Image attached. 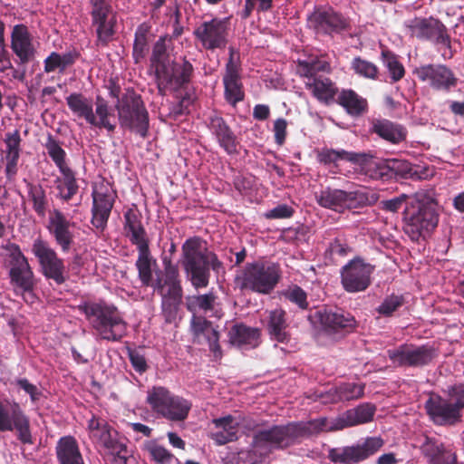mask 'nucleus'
<instances>
[{
	"label": "nucleus",
	"instance_id": "f257e3e1",
	"mask_svg": "<svg viewBox=\"0 0 464 464\" xmlns=\"http://www.w3.org/2000/svg\"><path fill=\"white\" fill-rule=\"evenodd\" d=\"M326 423L325 418H320L309 421H291L257 430L253 435L251 449L241 451L240 459L246 464L261 463L273 450H286L299 444L304 438L323 431Z\"/></svg>",
	"mask_w": 464,
	"mask_h": 464
},
{
	"label": "nucleus",
	"instance_id": "f03ea898",
	"mask_svg": "<svg viewBox=\"0 0 464 464\" xmlns=\"http://www.w3.org/2000/svg\"><path fill=\"white\" fill-rule=\"evenodd\" d=\"M181 251V266L186 278L196 289L208 285L210 270L218 273L223 269V263L216 253L208 250L207 241L200 237L187 238Z\"/></svg>",
	"mask_w": 464,
	"mask_h": 464
},
{
	"label": "nucleus",
	"instance_id": "7ed1b4c3",
	"mask_svg": "<svg viewBox=\"0 0 464 464\" xmlns=\"http://www.w3.org/2000/svg\"><path fill=\"white\" fill-rule=\"evenodd\" d=\"M101 339L120 342L127 335L128 324L118 308L105 303L84 302L78 305Z\"/></svg>",
	"mask_w": 464,
	"mask_h": 464
},
{
	"label": "nucleus",
	"instance_id": "20e7f679",
	"mask_svg": "<svg viewBox=\"0 0 464 464\" xmlns=\"http://www.w3.org/2000/svg\"><path fill=\"white\" fill-rule=\"evenodd\" d=\"M282 276L278 263L266 259L246 263L235 277L237 286L260 295L271 294Z\"/></svg>",
	"mask_w": 464,
	"mask_h": 464
},
{
	"label": "nucleus",
	"instance_id": "39448f33",
	"mask_svg": "<svg viewBox=\"0 0 464 464\" xmlns=\"http://www.w3.org/2000/svg\"><path fill=\"white\" fill-rule=\"evenodd\" d=\"M119 126L142 139L149 136L150 114L140 94L133 88H127L115 102Z\"/></svg>",
	"mask_w": 464,
	"mask_h": 464
},
{
	"label": "nucleus",
	"instance_id": "423d86ee",
	"mask_svg": "<svg viewBox=\"0 0 464 464\" xmlns=\"http://www.w3.org/2000/svg\"><path fill=\"white\" fill-rule=\"evenodd\" d=\"M403 230L412 241L432 232L439 223V213L433 201L411 199L403 210Z\"/></svg>",
	"mask_w": 464,
	"mask_h": 464
},
{
	"label": "nucleus",
	"instance_id": "0eeeda50",
	"mask_svg": "<svg viewBox=\"0 0 464 464\" xmlns=\"http://www.w3.org/2000/svg\"><path fill=\"white\" fill-rule=\"evenodd\" d=\"M88 427L92 438L105 450L107 464H134L124 440L118 438V432L105 420L93 416Z\"/></svg>",
	"mask_w": 464,
	"mask_h": 464
},
{
	"label": "nucleus",
	"instance_id": "6e6552de",
	"mask_svg": "<svg viewBox=\"0 0 464 464\" xmlns=\"http://www.w3.org/2000/svg\"><path fill=\"white\" fill-rule=\"evenodd\" d=\"M383 445L381 437H367L349 446L330 449L327 458L334 464H359L375 455Z\"/></svg>",
	"mask_w": 464,
	"mask_h": 464
},
{
	"label": "nucleus",
	"instance_id": "1a4fd4ad",
	"mask_svg": "<svg viewBox=\"0 0 464 464\" xmlns=\"http://www.w3.org/2000/svg\"><path fill=\"white\" fill-rule=\"evenodd\" d=\"M194 66L185 57L172 60L159 75L155 77L158 93L165 96L169 90L179 91L188 88L194 77Z\"/></svg>",
	"mask_w": 464,
	"mask_h": 464
},
{
	"label": "nucleus",
	"instance_id": "9d476101",
	"mask_svg": "<svg viewBox=\"0 0 464 464\" xmlns=\"http://www.w3.org/2000/svg\"><path fill=\"white\" fill-rule=\"evenodd\" d=\"M92 27L95 31L97 47H106L116 34L117 18L107 0H90Z\"/></svg>",
	"mask_w": 464,
	"mask_h": 464
},
{
	"label": "nucleus",
	"instance_id": "9b49d317",
	"mask_svg": "<svg viewBox=\"0 0 464 464\" xmlns=\"http://www.w3.org/2000/svg\"><path fill=\"white\" fill-rule=\"evenodd\" d=\"M32 253L39 263L40 272L47 280H53L58 285L66 282L67 276L63 259L59 257L49 242L40 237L35 238L32 245Z\"/></svg>",
	"mask_w": 464,
	"mask_h": 464
},
{
	"label": "nucleus",
	"instance_id": "f8f14e48",
	"mask_svg": "<svg viewBox=\"0 0 464 464\" xmlns=\"http://www.w3.org/2000/svg\"><path fill=\"white\" fill-rule=\"evenodd\" d=\"M16 431L17 439L24 444H33L30 420L14 400L0 399V432Z\"/></svg>",
	"mask_w": 464,
	"mask_h": 464
},
{
	"label": "nucleus",
	"instance_id": "ddd939ff",
	"mask_svg": "<svg viewBox=\"0 0 464 464\" xmlns=\"http://www.w3.org/2000/svg\"><path fill=\"white\" fill-rule=\"evenodd\" d=\"M388 357L397 366L421 368L429 365L437 356V350L430 344H401L388 350Z\"/></svg>",
	"mask_w": 464,
	"mask_h": 464
},
{
	"label": "nucleus",
	"instance_id": "4468645a",
	"mask_svg": "<svg viewBox=\"0 0 464 464\" xmlns=\"http://www.w3.org/2000/svg\"><path fill=\"white\" fill-rule=\"evenodd\" d=\"M373 271L374 266L361 257H354L341 268V285L349 294L363 292L372 284Z\"/></svg>",
	"mask_w": 464,
	"mask_h": 464
},
{
	"label": "nucleus",
	"instance_id": "2eb2a0df",
	"mask_svg": "<svg viewBox=\"0 0 464 464\" xmlns=\"http://www.w3.org/2000/svg\"><path fill=\"white\" fill-rule=\"evenodd\" d=\"M229 21L227 18H212L201 23L194 35L206 50L225 49L228 43Z\"/></svg>",
	"mask_w": 464,
	"mask_h": 464
},
{
	"label": "nucleus",
	"instance_id": "dca6fc26",
	"mask_svg": "<svg viewBox=\"0 0 464 464\" xmlns=\"http://www.w3.org/2000/svg\"><path fill=\"white\" fill-rule=\"evenodd\" d=\"M405 26L410 34L420 40L430 41L435 44L450 45V37L446 26L437 18L415 17L407 20Z\"/></svg>",
	"mask_w": 464,
	"mask_h": 464
},
{
	"label": "nucleus",
	"instance_id": "f3484780",
	"mask_svg": "<svg viewBox=\"0 0 464 464\" xmlns=\"http://www.w3.org/2000/svg\"><path fill=\"white\" fill-rule=\"evenodd\" d=\"M413 74L423 82H428L435 91L450 92L459 82L453 71L445 64L430 63L414 69Z\"/></svg>",
	"mask_w": 464,
	"mask_h": 464
},
{
	"label": "nucleus",
	"instance_id": "a211bd4d",
	"mask_svg": "<svg viewBox=\"0 0 464 464\" xmlns=\"http://www.w3.org/2000/svg\"><path fill=\"white\" fill-rule=\"evenodd\" d=\"M46 227L61 251L68 253L75 243L77 224L61 210L53 209L50 212Z\"/></svg>",
	"mask_w": 464,
	"mask_h": 464
},
{
	"label": "nucleus",
	"instance_id": "6ab92c4d",
	"mask_svg": "<svg viewBox=\"0 0 464 464\" xmlns=\"http://www.w3.org/2000/svg\"><path fill=\"white\" fill-rule=\"evenodd\" d=\"M426 412L430 420L438 426H452L461 420L462 413L449 397L431 395L425 402Z\"/></svg>",
	"mask_w": 464,
	"mask_h": 464
},
{
	"label": "nucleus",
	"instance_id": "aec40b11",
	"mask_svg": "<svg viewBox=\"0 0 464 464\" xmlns=\"http://www.w3.org/2000/svg\"><path fill=\"white\" fill-rule=\"evenodd\" d=\"M309 317L314 323L319 324L328 334L350 333L357 325L355 318L351 314L341 310L323 308L315 311Z\"/></svg>",
	"mask_w": 464,
	"mask_h": 464
},
{
	"label": "nucleus",
	"instance_id": "412c9836",
	"mask_svg": "<svg viewBox=\"0 0 464 464\" xmlns=\"http://www.w3.org/2000/svg\"><path fill=\"white\" fill-rule=\"evenodd\" d=\"M308 24L317 34H339L349 28V22L332 8L316 9L308 17Z\"/></svg>",
	"mask_w": 464,
	"mask_h": 464
},
{
	"label": "nucleus",
	"instance_id": "4be33fe9",
	"mask_svg": "<svg viewBox=\"0 0 464 464\" xmlns=\"http://www.w3.org/2000/svg\"><path fill=\"white\" fill-rule=\"evenodd\" d=\"M191 329L198 343L205 342L215 358L220 359L222 357V350L219 344L220 334L212 322L207 320L204 316L194 315L191 319Z\"/></svg>",
	"mask_w": 464,
	"mask_h": 464
},
{
	"label": "nucleus",
	"instance_id": "5701e85b",
	"mask_svg": "<svg viewBox=\"0 0 464 464\" xmlns=\"http://www.w3.org/2000/svg\"><path fill=\"white\" fill-rule=\"evenodd\" d=\"M13 53L19 59L20 64L28 63L35 54V49L33 44V36L24 24L14 25L11 33V45Z\"/></svg>",
	"mask_w": 464,
	"mask_h": 464
},
{
	"label": "nucleus",
	"instance_id": "b1692460",
	"mask_svg": "<svg viewBox=\"0 0 464 464\" xmlns=\"http://www.w3.org/2000/svg\"><path fill=\"white\" fill-rule=\"evenodd\" d=\"M208 129L215 136L218 145L229 155L237 152V138L225 119L218 114L208 119Z\"/></svg>",
	"mask_w": 464,
	"mask_h": 464
},
{
	"label": "nucleus",
	"instance_id": "393cba45",
	"mask_svg": "<svg viewBox=\"0 0 464 464\" xmlns=\"http://www.w3.org/2000/svg\"><path fill=\"white\" fill-rule=\"evenodd\" d=\"M265 327L272 341L281 343H286L290 341L291 334L288 332L287 314L282 308H276L267 312Z\"/></svg>",
	"mask_w": 464,
	"mask_h": 464
},
{
	"label": "nucleus",
	"instance_id": "a878e982",
	"mask_svg": "<svg viewBox=\"0 0 464 464\" xmlns=\"http://www.w3.org/2000/svg\"><path fill=\"white\" fill-rule=\"evenodd\" d=\"M142 216L137 208H129L124 213L123 229L125 236L136 246L150 244L147 232L142 224Z\"/></svg>",
	"mask_w": 464,
	"mask_h": 464
},
{
	"label": "nucleus",
	"instance_id": "bb28decb",
	"mask_svg": "<svg viewBox=\"0 0 464 464\" xmlns=\"http://www.w3.org/2000/svg\"><path fill=\"white\" fill-rule=\"evenodd\" d=\"M228 338L230 343L238 348H256L260 343V330L244 324H237L230 328Z\"/></svg>",
	"mask_w": 464,
	"mask_h": 464
},
{
	"label": "nucleus",
	"instance_id": "cd10ccee",
	"mask_svg": "<svg viewBox=\"0 0 464 464\" xmlns=\"http://www.w3.org/2000/svg\"><path fill=\"white\" fill-rule=\"evenodd\" d=\"M171 45L172 36L169 34L160 36L154 43L150 57V67L154 72L155 77L169 65L172 61L169 54Z\"/></svg>",
	"mask_w": 464,
	"mask_h": 464
},
{
	"label": "nucleus",
	"instance_id": "c85d7f7f",
	"mask_svg": "<svg viewBox=\"0 0 464 464\" xmlns=\"http://www.w3.org/2000/svg\"><path fill=\"white\" fill-rule=\"evenodd\" d=\"M421 451L430 464H457V454L435 439L426 437Z\"/></svg>",
	"mask_w": 464,
	"mask_h": 464
},
{
	"label": "nucleus",
	"instance_id": "c756f323",
	"mask_svg": "<svg viewBox=\"0 0 464 464\" xmlns=\"http://www.w3.org/2000/svg\"><path fill=\"white\" fill-rule=\"evenodd\" d=\"M376 406L371 402H364L357 407L346 411L338 420V429L357 426L370 422L373 420Z\"/></svg>",
	"mask_w": 464,
	"mask_h": 464
},
{
	"label": "nucleus",
	"instance_id": "7c9ffc66",
	"mask_svg": "<svg viewBox=\"0 0 464 464\" xmlns=\"http://www.w3.org/2000/svg\"><path fill=\"white\" fill-rule=\"evenodd\" d=\"M55 453L58 464H85L79 444L72 436L60 438Z\"/></svg>",
	"mask_w": 464,
	"mask_h": 464
},
{
	"label": "nucleus",
	"instance_id": "2f4dec72",
	"mask_svg": "<svg viewBox=\"0 0 464 464\" xmlns=\"http://www.w3.org/2000/svg\"><path fill=\"white\" fill-rule=\"evenodd\" d=\"M136 247L138 258L135 266L138 270V277L142 286L149 287L153 285V268L157 266V261L150 254V244Z\"/></svg>",
	"mask_w": 464,
	"mask_h": 464
},
{
	"label": "nucleus",
	"instance_id": "473e14b6",
	"mask_svg": "<svg viewBox=\"0 0 464 464\" xmlns=\"http://www.w3.org/2000/svg\"><path fill=\"white\" fill-rule=\"evenodd\" d=\"M335 102L352 117H360L368 111L367 100L352 89H343Z\"/></svg>",
	"mask_w": 464,
	"mask_h": 464
},
{
	"label": "nucleus",
	"instance_id": "72a5a7b5",
	"mask_svg": "<svg viewBox=\"0 0 464 464\" xmlns=\"http://www.w3.org/2000/svg\"><path fill=\"white\" fill-rule=\"evenodd\" d=\"M21 135L19 130L7 131L5 134L4 143L5 145V173L7 176L14 175L17 171V164L21 151Z\"/></svg>",
	"mask_w": 464,
	"mask_h": 464
},
{
	"label": "nucleus",
	"instance_id": "f704fd0d",
	"mask_svg": "<svg viewBox=\"0 0 464 464\" xmlns=\"http://www.w3.org/2000/svg\"><path fill=\"white\" fill-rule=\"evenodd\" d=\"M212 422L218 430L211 432L209 437L217 445H225L237 440L238 424L231 415L214 419Z\"/></svg>",
	"mask_w": 464,
	"mask_h": 464
},
{
	"label": "nucleus",
	"instance_id": "c9c22d12",
	"mask_svg": "<svg viewBox=\"0 0 464 464\" xmlns=\"http://www.w3.org/2000/svg\"><path fill=\"white\" fill-rule=\"evenodd\" d=\"M362 158L353 164H358L364 170L365 174L372 179L390 180V163L389 160H377L365 153H358Z\"/></svg>",
	"mask_w": 464,
	"mask_h": 464
},
{
	"label": "nucleus",
	"instance_id": "e433bc0d",
	"mask_svg": "<svg viewBox=\"0 0 464 464\" xmlns=\"http://www.w3.org/2000/svg\"><path fill=\"white\" fill-rule=\"evenodd\" d=\"M305 88L320 102L328 104L338 93L335 83L327 77L310 79L305 82Z\"/></svg>",
	"mask_w": 464,
	"mask_h": 464
},
{
	"label": "nucleus",
	"instance_id": "4c0bfd02",
	"mask_svg": "<svg viewBox=\"0 0 464 464\" xmlns=\"http://www.w3.org/2000/svg\"><path fill=\"white\" fill-rule=\"evenodd\" d=\"M66 103L74 116L89 123L94 122L93 103L81 92H72L66 97Z\"/></svg>",
	"mask_w": 464,
	"mask_h": 464
},
{
	"label": "nucleus",
	"instance_id": "58836bf2",
	"mask_svg": "<svg viewBox=\"0 0 464 464\" xmlns=\"http://www.w3.org/2000/svg\"><path fill=\"white\" fill-rule=\"evenodd\" d=\"M224 99L231 105L236 107L237 103L245 100V90L242 82L241 73L223 74Z\"/></svg>",
	"mask_w": 464,
	"mask_h": 464
},
{
	"label": "nucleus",
	"instance_id": "ea45409f",
	"mask_svg": "<svg viewBox=\"0 0 464 464\" xmlns=\"http://www.w3.org/2000/svg\"><path fill=\"white\" fill-rule=\"evenodd\" d=\"M59 171L62 177H58L54 181L58 197L62 200L69 202L79 190L75 172L70 167L59 169Z\"/></svg>",
	"mask_w": 464,
	"mask_h": 464
},
{
	"label": "nucleus",
	"instance_id": "a19ab883",
	"mask_svg": "<svg viewBox=\"0 0 464 464\" xmlns=\"http://www.w3.org/2000/svg\"><path fill=\"white\" fill-rule=\"evenodd\" d=\"M372 131L392 144H398L406 138L404 129L401 125L385 119L373 121Z\"/></svg>",
	"mask_w": 464,
	"mask_h": 464
},
{
	"label": "nucleus",
	"instance_id": "79ce46f5",
	"mask_svg": "<svg viewBox=\"0 0 464 464\" xmlns=\"http://www.w3.org/2000/svg\"><path fill=\"white\" fill-rule=\"evenodd\" d=\"M150 29L147 23H142L136 28L132 46V59L135 64L141 63L149 53Z\"/></svg>",
	"mask_w": 464,
	"mask_h": 464
},
{
	"label": "nucleus",
	"instance_id": "37998d69",
	"mask_svg": "<svg viewBox=\"0 0 464 464\" xmlns=\"http://www.w3.org/2000/svg\"><path fill=\"white\" fill-rule=\"evenodd\" d=\"M94 105V122L89 124L98 129H105L108 132H114L116 123L111 122L110 120L111 112L108 102L101 95H98L95 98Z\"/></svg>",
	"mask_w": 464,
	"mask_h": 464
},
{
	"label": "nucleus",
	"instance_id": "c03bdc74",
	"mask_svg": "<svg viewBox=\"0 0 464 464\" xmlns=\"http://www.w3.org/2000/svg\"><path fill=\"white\" fill-rule=\"evenodd\" d=\"M362 157L357 152L347 151L344 150H334L329 148H323L316 150V159L319 163L324 165L335 164L339 160H345L354 163V161L361 160Z\"/></svg>",
	"mask_w": 464,
	"mask_h": 464
},
{
	"label": "nucleus",
	"instance_id": "a18cd8bd",
	"mask_svg": "<svg viewBox=\"0 0 464 464\" xmlns=\"http://www.w3.org/2000/svg\"><path fill=\"white\" fill-rule=\"evenodd\" d=\"M171 396L172 393L165 387L154 386L148 392L147 402L154 412L164 418L165 413H169L167 406Z\"/></svg>",
	"mask_w": 464,
	"mask_h": 464
},
{
	"label": "nucleus",
	"instance_id": "49530a36",
	"mask_svg": "<svg viewBox=\"0 0 464 464\" xmlns=\"http://www.w3.org/2000/svg\"><path fill=\"white\" fill-rule=\"evenodd\" d=\"M381 61L389 72L392 83L400 82L405 76L404 65L395 53L387 48L382 49L381 52Z\"/></svg>",
	"mask_w": 464,
	"mask_h": 464
},
{
	"label": "nucleus",
	"instance_id": "de8ad7c7",
	"mask_svg": "<svg viewBox=\"0 0 464 464\" xmlns=\"http://www.w3.org/2000/svg\"><path fill=\"white\" fill-rule=\"evenodd\" d=\"M350 198V194L344 190L326 188L321 191L317 202L323 208L337 209L343 207Z\"/></svg>",
	"mask_w": 464,
	"mask_h": 464
},
{
	"label": "nucleus",
	"instance_id": "09e8293b",
	"mask_svg": "<svg viewBox=\"0 0 464 464\" xmlns=\"http://www.w3.org/2000/svg\"><path fill=\"white\" fill-rule=\"evenodd\" d=\"M168 292L162 295V311L167 321H170L178 310L182 299L181 285H167Z\"/></svg>",
	"mask_w": 464,
	"mask_h": 464
},
{
	"label": "nucleus",
	"instance_id": "8fccbe9b",
	"mask_svg": "<svg viewBox=\"0 0 464 464\" xmlns=\"http://www.w3.org/2000/svg\"><path fill=\"white\" fill-rule=\"evenodd\" d=\"M364 383L342 382L334 388V401H350L359 400L364 395Z\"/></svg>",
	"mask_w": 464,
	"mask_h": 464
},
{
	"label": "nucleus",
	"instance_id": "3c124183",
	"mask_svg": "<svg viewBox=\"0 0 464 464\" xmlns=\"http://www.w3.org/2000/svg\"><path fill=\"white\" fill-rule=\"evenodd\" d=\"M192 404L186 399L172 394L164 418L171 421H182L188 418Z\"/></svg>",
	"mask_w": 464,
	"mask_h": 464
},
{
	"label": "nucleus",
	"instance_id": "603ef678",
	"mask_svg": "<svg viewBox=\"0 0 464 464\" xmlns=\"http://www.w3.org/2000/svg\"><path fill=\"white\" fill-rule=\"evenodd\" d=\"M329 71L330 64L326 61L318 58H314L309 61L299 60L297 63V73L307 80L319 78V76H317L319 72Z\"/></svg>",
	"mask_w": 464,
	"mask_h": 464
},
{
	"label": "nucleus",
	"instance_id": "864d4df0",
	"mask_svg": "<svg viewBox=\"0 0 464 464\" xmlns=\"http://www.w3.org/2000/svg\"><path fill=\"white\" fill-rule=\"evenodd\" d=\"M12 284L16 289L34 287V272L28 265L27 267H12L9 272Z\"/></svg>",
	"mask_w": 464,
	"mask_h": 464
},
{
	"label": "nucleus",
	"instance_id": "5fc2aeb1",
	"mask_svg": "<svg viewBox=\"0 0 464 464\" xmlns=\"http://www.w3.org/2000/svg\"><path fill=\"white\" fill-rule=\"evenodd\" d=\"M44 148L46 149L49 157L54 162L58 169L69 168L65 161V150L62 148L59 140H57L52 134L48 135Z\"/></svg>",
	"mask_w": 464,
	"mask_h": 464
},
{
	"label": "nucleus",
	"instance_id": "6e6d98bb",
	"mask_svg": "<svg viewBox=\"0 0 464 464\" xmlns=\"http://www.w3.org/2000/svg\"><path fill=\"white\" fill-rule=\"evenodd\" d=\"M216 295L210 292L204 295L187 297V308L190 312L211 311L214 308Z\"/></svg>",
	"mask_w": 464,
	"mask_h": 464
},
{
	"label": "nucleus",
	"instance_id": "4d7b16f0",
	"mask_svg": "<svg viewBox=\"0 0 464 464\" xmlns=\"http://www.w3.org/2000/svg\"><path fill=\"white\" fill-rule=\"evenodd\" d=\"M351 69L360 75L370 80H377L379 68L373 63L364 60L360 56L354 57L351 63Z\"/></svg>",
	"mask_w": 464,
	"mask_h": 464
},
{
	"label": "nucleus",
	"instance_id": "13d9d810",
	"mask_svg": "<svg viewBox=\"0 0 464 464\" xmlns=\"http://www.w3.org/2000/svg\"><path fill=\"white\" fill-rule=\"evenodd\" d=\"M28 197L33 202V208L39 216H44L46 211L47 198L45 191L41 185L28 183Z\"/></svg>",
	"mask_w": 464,
	"mask_h": 464
},
{
	"label": "nucleus",
	"instance_id": "bf43d9fd",
	"mask_svg": "<svg viewBox=\"0 0 464 464\" xmlns=\"http://www.w3.org/2000/svg\"><path fill=\"white\" fill-rule=\"evenodd\" d=\"M391 179L412 178L417 172L411 164L403 160L389 159Z\"/></svg>",
	"mask_w": 464,
	"mask_h": 464
},
{
	"label": "nucleus",
	"instance_id": "052dcab7",
	"mask_svg": "<svg viewBox=\"0 0 464 464\" xmlns=\"http://www.w3.org/2000/svg\"><path fill=\"white\" fill-rule=\"evenodd\" d=\"M144 450L152 460L159 464L169 463L173 458V455L167 449L154 441L144 443Z\"/></svg>",
	"mask_w": 464,
	"mask_h": 464
},
{
	"label": "nucleus",
	"instance_id": "680f3d73",
	"mask_svg": "<svg viewBox=\"0 0 464 464\" xmlns=\"http://www.w3.org/2000/svg\"><path fill=\"white\" fill-rule=\"evenodd\" d=\"M92 197V208L111 212L114 205V196L107 188H101L99 190H93Z\"/></svg>",
	"mask_w": 464,
	"mask_h": 464
},
{
	"label": "nucleus",
	"instance_id": "e2e57ef3",
	"mask_svg": "<svg viewBox=\"0 0 464 464\" xmlns=\"http://www.w3.org/2000/svg\"><path fill=\"white\" fill-rule=\"evenodd\" d=\"M283 296L289 302L296 304L302 310L308 308L307 294L297 285H293L285 289L283 292Z\"/></svg>",
	"mask_w": 464,
	"mask_h": 464
},
{
	"label": "nucleus",
	"instance_id": "0e129e2a",
	"mask_svg": "<svg viewBox=\"0 0 464 464\" xmlns=\"http://www.w3.org/2000/svg\"><path fill=\"white\" fill-rule=\"evenodd\" d=\"M403 304L404 298L402 295H391L384 298L382 304L376 308V311L379 314L389 317Z\"/></svg>",
	"mask_w": 464,
	"mask_h": 464
},
{
	"label": "nucleus",
	"instance_id": "69168bd1",
	"mask_svg": "<svg viewBox=\"0 0 464 464\" xmlns=\"http://www.w3.org/2000/svg\"><path fill=\"white\" fill-rule=\"evenodd\" d=\"M5 249L8 252L9 257L11 258L12 267H27L29 263L25 256L21 251L20 246L15 243H8L5 246Z\"/></svg>",
	"mask_w": 464,
	"mask_h": 464
},
{
	"label": "nucleus",
	"instance_id": "338daca9",
	"mask_svg": "<svg viewBox=\"0 0 464 464\" xmlns=\"http://www.w3.org/2000/svg\"><path fill=\"white\" fill-rule=\"evenodd\" d=\"M241 61L239 52L234 47H229V57L225 66L224 74L241 73Z\"/></svg>",
	"mask_w": 464,
	"mask_h": 464
},
{
	"label": "nucleus",
	"instance_id": "774afa93",
	"mask_svg": "<svg viewBox=\"0 0 464 464\" xmlns=\"http://www.w3.org/2000/svg\"><path fill=\"white\" fill-rule=\"evenodd\" d=\"M448 395L461 412L464 409V383H456L449 386Z\"/></svg>",
	"mask_w": 464,
	"mask_h": 464
}]
</instances>
